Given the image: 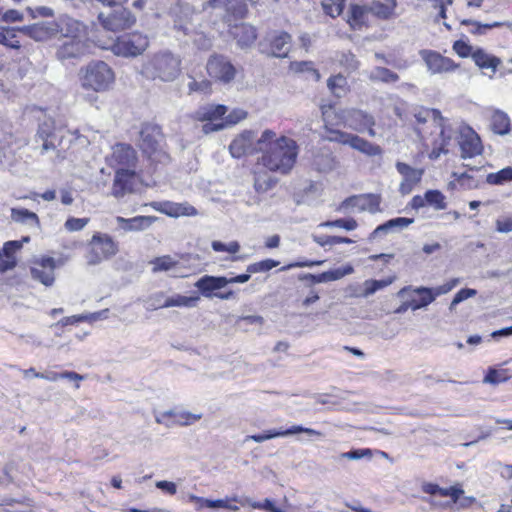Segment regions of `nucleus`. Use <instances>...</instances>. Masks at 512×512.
Returning a JSON list of instances; mask_svg holds the SVG:
<instances>
[{
	"label": "nucleus",
	"mask_w": 512,
	"mask_h": 512,
	"mask_svg": "<svg viewBox=\"0 0 512 512\" xmlns=\"http://www.w3.org/2000/svg\"><path fill=\"white\" fill-rule=\"evenodd\" d=\"M118 226L126 232H138L148 229L155 221L154 216H136L133 218H124L117 216L115 218Z\"/></svg>",
	"instance_id": "c85d7f7f"
},
{
	"label": "nucleus",
	"mask_w": 512,
	"mask_h": 512,
	"mask_svg": "<svg viewBox=\"0 0 512 512\" xmlns=\"http://www.w3.org/2000/svg\"><path fill=\"white\" fill-rule=\"evenodd\" d=\"M98 19L106 30L114 32L128 29L135 23L131 11L122 6H118L108 15L100 13Z\"/></svg>",
	"instance_id": "9b49d317"
},
{
	"label": "nucleus",
	"mask_w": 512,
	"mask_h": 512,
	"mask_svg": "<svg viewBox=\"0 0 512 512\" xmlns=\"http://www.w3.org/2000/svg\"><path fill=\"white\" fill-rule=\"evenodd\" d=\"M255 133L251 130H245L237 135L229 145V150L234 158H240L245 155L260 152L257 147Z\"/></svg>",
	"instance_id": "4468645a"
},
{
	"label": "nucleus",
	"mask_w": 512,
	"mask_h": 512,
	"mask_svg": "<svg viewBox=\"0 0 512 512\" xmlns=\"http://www.w3.org/2000/svg\"><path fill=\"white\" fill-rule=\"evenodd\" d=\"M341 459L357 461L361 459L371 460L373 451L370 448L353 449L348 452H343L339 456Z\"/></svg>",
	"instance_id": "5fc2aeb1"
},
{
	"label": "nucleus",
	"mask_w": 512,
	"mask_h": 512,
	"mask_svg": "<svg viewBox=\"0 0 512 512\" xmlns=\"http://www.w3.org/2000/svg\"><path fill=\"white\" fill-rule=\"evenodd\" d=\"M35 143H41L39 147L41 154L56 149L55 126L52 120H45L39 124L35 135Z\"/></svg>",
	"instance_id": "412c9836"
},
{
	"label": "nucleus",
	"mask_w": 512,
	"mask_h": 512,
	"mask_svg": "<svg viewBox=\"0 0 512 512\" xmlns=\"http://www.w3.org/2000/svg\"><path fill=\"white\" fill-rule=\"evenodd\" d=\"M279 261L273 259H265L259 262L252 263L247 266L246 271L248 273H261L267 272L279 265Z\"/></svg>",
	"instance_id": "864d4df0"
},
{
	"label": "nucleus",
	"mask_w": 512,
	"mask_h": 512,
	"mask_svg": "<svg viewBox=\"0 0 512 512\" xmlns=\"http://www.w3.org/2000/svg\"><path fill=\"white\" fill-rule=\"evenodd\" d=\"M345 2L346 0H323L321 6L326 15L336 18L343 12Z\"/></svg>",
	"instance_id": "09e8293b"
},
{
	"label": "nucleus",
	"mask_w": 512,
	"mask_h": 512,
	"mask_svg": "<svg viewBox=\"0 0 512 512\" xmlns=\"http://www.w3.org/2000/svg\"><path fill=\"white\" fill-rule=\"evenodd\" d=\"M90 251L87 255L89 264L95 265L109 259L118 252V245L108 234L95 233L89 243Z\"/></svg>",
	"instance_id": "6e6552de"
},
{
	"label": "nucleus",
	"mask_w": 512,
	"mask_h": 512,
	"mask_svg": "<svg viewBox=\"0 0 512 512\" xmlns=\"http://www.w3.org/2000/svg\"><path fill=\"white\" fill-rule=\"evenodd\" d=\"M182 60L169 50L149 55L141 66L140 73L146 79L161 82H173L181 74Z\"/></svg>",
	"instance_id": "7ed1b4c3"
},
{
	"label": "nucleus",
	"mask_w": 512,
	"mask_h": 512,
	"mask_svg": "<svg viewBox=\"0 0 512 512\" xmlns=\"http://www.w3.org/2000/svg\"><path fill=\"white\" fill-rule=\"evenodd\" d=\"M290 68L297 73L307 72L311 74L315 81H319L321 78L319 71L311 61H295L291 63Z\"/></svg>",
	"instance_id": "8fccbe9b"
},
{
	"label": "nucleus",
	"mask_w": 512,
	"mask_h": 512,
	"mask_svg": "<svg viewBox=\"0 0 512 512\" xmlns=\"http://www.w3.org/2000/svg\"><path fill=\"white\" fill-rule=\"evenodd\" d=\"M257 149L262 153L260 163L269 171L288 174L295 165L298 145L295 140L265 129L257 139Z\"/></svg>",
	"instance_id": "f03ea898"
},
{
	"label": "nucleus",
	"mask_w": 512,
	"mask_h": 512,
	"mask_svg": "<svg viewBox=\"0 0 512 512\" xmlns=\"http://www.w3.org/2000/svg\"><path fill=\"white\" fill-rule=\"evenodd\" d=\"M56 268L55 259L52 257H41L33 261L30 268L31 276L45 286H52L55 281L54 271Z\"/></svg>",
	"instance_id": "dca6fc26"
},
{
	"label": "nucleus",
	"mask_w": 512,
	"mask_h": 512,
	"mask_svg": "<svg viewBox=\"0 0 512 512\" xmlns=\"http://www.w3.org/2000/svg\"><path fill=\"white\" fill-rule=\"evenodd\" d=\"M368 78L374 82L379 81L390 84L397 82L399 80V75L388 68L378 66L369 72Z\"/></svg>",
	"instance_id": "c03bdc74"
},
{
	"label": "nucleus",
	"mask_w": 512,
	"mask_h": 512,
	"mask_svg": "<svg viewBox=\"0 0 512 512\" xmlns=\"http://www.w3.org/2000/svg\"><path fill=\"white\" fill-rule=\"evenodd\" d=\"M206 69L208 75L223 84H228L236 76V68L224 56L213 55L209 58Z\"/></svg>",
	"instance_id": "9d476101"
},
{
	"label": "nucleus",
	"mask_w": 512,
	"mask_h": 512,
	"mask_svg": "<svg viewBox=\"0 0 512 512\" xmlns=\"http://www.w3.org/2000/svg\"><path fill=\"white\" fill-rule=\"evenodd\" d=\"M408 292L418 296L414 297L411 295L410 299L406 301V306H410V309L413 311L424 308L434 301V295L430 292V288L418 287L412 289L411 287H405L400 291L402 294Z\"/></svg>",
	"instance_id": "cd10ccee"
},
{
	"label": "nucleus",
	"mask_w": 512,
	"mask_h": 512,
	"mask_svg": "<svg viewBox=\"0 0 512 512\" xmlns=\"http://www.w3.org/2000/svg\"><path fill=\"white\" fill-rule=\"evenodd\" d=\"M81 87L95 93L107 91L114 82V72L103 61H94L79 71Z\"/></svg>",
	"instance_id": "20e7f679"
},
{
	"label": "nucleus",
	"mask_w": 512,
	"mask_h": 512,
	"mask_svg": "<svg viewBox=\"0 0 512 512\" xmlns=\"http://www.w3.org/2000/svg\"><path fill=\"white\" fill-rule=\"evenodd\" d=\"M298 433H306L309 436H316V437H322L323 433L312 429V428H306L301 425H293L289 429L286 430H270L266 432V435L268 436V440L276 437H285V436H291Z\"/></svg>",
	"instance_id": "79ce46f5"
},
{
	"label": "nucleus",
	"mask_w": 512,
	"mask_h": 512,
	"mask_svg": "<svg viewBox=\"0 0 512 512\" xmlns=\"http://www.w3.org/2000/svg\"><path fill=\"white\" fill-rule=\"evenodd\" d=\"M501 64V58L482 49V70L491 69L495 73Z\"/></svg>",
	"instance_id": "13d9d810"
},
{
	"label": "nucleus",
	"mask_w": 512,
	"mask_h": 512,
	"mask_svg": "<svg viewBox=\"0 0 512 512\" xmlns=\"http://www.w3.org/2000/svg\"><path fill=\"white\" fill-rule=\"evenodd\" d=\"M235 1L236 0H208L203 4V9L230 12Z\"/></svg>",
	"instance_id": "052dcab7"
},
{
	"label": "nucleus",
	"mask_w": 512,
	"mask_h": 512,
	"mask_svg": "<svg viewBox=\"0 0 512 512\" xmlns=\"http://www.w3.org/2000/svg\"><path fill=\"white\" fill-rule=\"evenodd\" d=\"M313 241L321 247L333 246L336 244H350L353 242L352 239L340 236H328V235H313Z\"/></svg>",
	"instance_id": "603ef678"
},
{
	"label": "nucleus",
	"mask_w": 512,
	"mask_h": 512,
	"mask_svg": "<svg viewBox=\"0 0 512 512\" xmlns=\"http://www.w3.org/2000/svg\"><path fill=\"white\" fill-rule=\"evenodd\" d=\"M422 491L429 495H440L442 497H450L453 502H456L459 499L462 491L456 487L442 488L437 484L425 482L421 486Z\"/></svg>",
	"instance_id": "58836bf2"
},
{
	"label": "nucleus",
	"mask_w": 512,
	"mask_h": 512,
	"mask_svg": "<svg viewBox=\"0 0 512 512\" xmlns=\"http://www.w3.org/2000/svg\"><path fill=\"white\" fill-rule=\"evenodd\" d=\"M228 285L227 277L204 275L199 278L195 287L205 298L216 297V294Z\"/></svg>",
	"instance_id": "4be33fe9"
},
{
	"label": "nucleus",
	"mask_w": 512,
	"mask_h": 512,
	"mask_svg": "<svg viewBox=\"0 0 512 512\" xmlns=\"http://www.w3.org/2000/svg\"><path fill=\"white\" fill-rule=\"evenodd\" d=\"M106 162L115 171L120 169H135L137 153L131 145L119 143L113 146L111 154L106 157Z\"/></svg>",
	"instance_id": "1a4fd4ad"
},
{
	"label": "nucleus",
	"mask_w": 512,
	"mask_h": 512,
	"mask_svg": "<svg viewBox=\"0 0 512 512\" xmlns=\"http://www.w3.org/2000/svg\"><path fill=\"white\" fill-rule=\"evenodd\" d=\"M152 273L160 272H173L174 276H177V272L180 266V262L171 255H163L155 257L149 261Z\"/></svg>",
	"instance_id": "72a5a7b5"
},
{
	"label": "nucleus",
	"mask_w": 512,
	"mask_h": 512,
	"mask_svg": "<svg viewBox=\"0 0 512 512\" xmlns=\"http://www.w3.org/2000/svg\"><path fill=\"white\" fill-rule=\"evenodd\" d=\"M368 6L351 4L347 14V22L352 29H360L367 21Z\"/></svg>",
	"instance_id": "e433bc0d"
},
{
	"label": "nucleus",
	"mask_w": 512,
	"mask_h": 512,
	"mask_svg": "<svg viewBox=\"0 0 512 512\" xmlns=\"http://www.w3.org/2000/svg\"><path fill=\"white\" fill-rule=\"evenodd\" d=\"M339 162L336 156L329 149H320L314 156L313 165L315 168L324 173L335 170Z\"/></svg>",
	"instance_id": "473e14b6"
},
{
	"label": "nucleus",
	"mask_w": 512,
	"mask_h": 512,
	"mask_svg": "<svg viewBox=\"0 0 512 512\" xmlns=\"http://www.w3.org/2000/svg\"><path fill=\"white\" fill-rule=\"evenodd\" d=\"M84 38H71L63 43L57 50V57L60 60L77 58L82 56L86 51Z\"/></svg>",
	"instance_id": "c756f323"
},
{
	"label": "nucleus",
	"mask_w": 512,
	"mask_h": 512,
	"mask_svg": "<svg viewBox=\"0 0 512 512\" xmlns=\"http://www.w3.org/2000/svg\"><path fill=\"white\" fill-rule=\"evenodd\" d=\"M426 201L427 204L430 206H433L437 210L445 209V197L444 195L438 191V190H428L426 193Z\"/></svg>",
	"instance_id": "6e6d98bb"
},
{
	"label": "nucleus",
	"mask_w": 512,
	"mask_h": 512,
	"mask_svg": "<svg viewBox=\"0 0 512 512\" xmlns=\"http://www.w3.org/2000/svg\"><path fill=\"white\" fill-rule=\"evenodd\" d=\"M327 86L331 93L340 98L344 96L348 90L347 79L342 74H337L327 80Z\"/></svg>",
	"instance_id": "a18cd8bd"
},
{
	"label": "nucleus",
	"mask_w": 512,
	"mask_h": 512,
	"mask_svg": "<svg viewBox=\"0 0 512 512\" xmlns=\"http://www.w3.org/2000/svg\"><path fill=\"white\" fill-rule=\"evenodd\" d=\"M148 46L147 36L141 33H131L117 38L109 49L118 56L135 57L142 54Z\"/></svg>",
	"instance_id": "0eeeda50"
},
{
	"label": "nucleus",
	"mask_w": 512,
	"mask_h": 512,
	"mask_svg": "<svg viewBox=\"0 0 512 512\" xmlns=\"http://www.w3.org/2000/svg\"><path fill=\"white\" fill-rule=\"evenodd\" d=\"M228 112V108L221 104H207L200 107L194 113V119L205 122L204 124L220 125L221 120H224V116Z\"/></svg>",
	"instance_id": "a878e982"
},
{
	"label": "nucleus",
	"mask_w": 512,
	"mask_h": 512,
	"mask_svg": "<svg viewBox=\"0 0 512 512\" xmlns=\"http://www.w3.org/2000/svg\"><path fill=\"white\" fill-rule=\"evenodd\" d=\"M353 272L354 268L350 264L326 271L328 282L339 280L347 275L352 274Z\"/></svg>",
	"instance_id": "680f3d73"
},
{
	"label": "nucleus",
	"mask_w": 512,
	"mask_h": 512,
	"mask_svg": "<svg viewBox=\"0 0 512 512\" xmlns=\"http://www.w3.org/2000/svg\"><path fill=\"white\" fill-rule=\"evenodd\" d=\"M267 40L270 44L272 56L278 58L288 56L292 45V37L289 33L285 31H273L268 34Z\"/></svg>",
	"instance_id": "5701e85b"
},
{
	"label": "nucleus",
	"mask_w": 512,
	"mask_h": 512,
	"mask_svg": "<svg viewBox=\"0 0 512 512\" xmlns=\"http://www.w3.org/2000/svg\"><path fill=\"white\" fill-rule=\"evenodd\" d=\"M22 248V241H7L4 243L2 250L0 251L1 255L5 257H16L15 254Z\"/></svg>",
	"instance_id": "774afa93"
},
{
	"label": "nucleus",
	"mask_w": 512,
	"mask_h": 512,
	"mask_svg": "<svg viewBox=\"0 0 512 512\" xmlns=\"http://www.w3.org/2000/svg\"><path fill=\"white\" fill-rule=\"evenodd\" d=\"M190 81L188 83V93L191 94L193 92H201L207 93L210 90L211 84L208 80L197 81L192 76H188Z\"/></svg>",
	"instance_id": "e2e57ef3"
},
{
	"label": "nucleus",
	"mask_w": 512,
	"mask_h": 512,
	"mask_svg": "<svg viewBox=\"0 0 512 512\" xmlns=\"http://www.w3.org/2000/svg\"><path fill=\"white\" fill-rule=\"evenodd\" d=\"M25 144V141L11 133L0 135V170L16 171V167L22 159L20 151Z\"/></svg>",
	"instance_id": "423d86ee"
},
{
	"label": "nucleus",
	"mask_w": 512,
	"mask_h": 512,
	"mask_svg": "<svg viewBox=\"0 0 512 512\" xmlns=\"http://www.w3.org/2000/svg\"><path fill=\"white\" fill-rule=\"evenodd\" d=\"M396 169L402 176V181L399 185V192L402 195L409 194L413 188L420 183L424 171L422 169L413 168L404 162H396Z\"/></svg>",
	"instance_id": "a211bd4d"
},
{
	"label": "nucleus",
	"mask_w": 512,
	"mask_h": 512,
	"mask_svg": "<svg viewBox=\"0 0 512 512\" xmlns=\"http://www.w3.org/2000/svg\"><path fill=\"white\" fill-rule=\"evenodd\" d=\"M136 178L135 169H120L115 171L112 195L116 198H121L127 193L132 192L136 184Z\"/></svg>",
	"instance_id": "6ab92c4d"
},
{
	"label": "nucleus",
	"mask_w": 512,
	"mask_h": 512,
	"mask_svg": "<svg viewBox=\"0 0 512 512\" xmlns=\"http://www.w3.org/2000/svg\"><path fill=\"white\" fill-rule=\"evenodd\" d=\"M233 501L239 502L242 506L248 505L253 509L264 510L267 512H288L287 509L279 507L275 502L269 498L264 499L262 502L253 501L250 498L238 499L234 498Z\"/></svg>",
	"instance_id": "37998d69"
},
{
	"label": "nucleus",
	"mask_w": 512,
	"mask_h": 512,
	"mask_svg": "<svg viewBox=\"0 0 512 512\" xmlns=\"http://www.w3.org/2000/svg\"><path fill=\"white\" fill-rule=\"evenodd\" d=\"M396 3H383L380 1H373L369 8V12L381 19H388L394 12Z\"/></svg>",
	"instance_id": "de8ad7c7"
},
{
	"label": "nucleus",
	"mask_w": 512,
	"mask_h": 512,
	"mask_svg": "<svg viewBox=\"0 0 512 512\" xmlns=\"http://www.w3.org/2000/svg\"><path fill=\"white\" fill-rule=\"evenodd\" d=\"M195 13L189 4L180 5L174 11V28L189 35L195 32Z\"/></svg>",
	"instance_id": "bb28decb"
},
{
	"label": "nucleus",
	"mask_w": 512,
	"mask_h": 512,
	"mask_svg": "<svg viewBox=\"0 0 512 512\" xmlns=\"http://www.w3.org/2000/svg\"><path fill=\"white\" fill-rule=\"evenodd\" d=\"M349 147L368 157H376L383 154V149L379 145L374 144L356 134L354 135Z\"/></svg>",
	"instance_id": "c9c22d12"
},
{
	"label": "nucleus",
	"mask_w": 512,
	"mask_h": 512,
	"mask_svg": "<svg viewBox=\"0 0 512 512\" xmlns=\"http://www.w3.org/2000/svg\"><path fill=\"white\" fill-rule=\"evenodd\" d=\"M413 115L418 124L432 120L440 128L439 137L433 141L430 159H438L441 154L448 153L456 145L459 146L463 159H471L480 154V137L471 127L462 123L455 126L447 124L437 109L420 107L415 109Z\"/></svg>",
	"instance_id": "f257e3e1"
},
{
	"label": "nucleus",
	"mask_w": 512,
	"mask_h": 512,
	"mask_svg": "<svg viewBox=\"0 0 512 512\" xmlns=\"http://www.w3.org/2000/svg\"><path fill=\"white\" fill-rule=\"evenodd\" d=\"M198 297H187L182 295H177L175 297L165 298L163 303L152 304L150 309L157 310L160 308H168V307H194L196 306Z\"/></svg>",
	"instance_id": "ea45409f"
},
{
	"label": "nucleus",
	"mask_w": 512,
	"mask_h": 512,
	"mask_svg": "<svg viewBox=\"0 0 512 512\" xmlns=\"http://www.w3.org/2000/svg\"><path fill=\"white\" fill-rule=\"evenodd\" d=\"M55 22L58 26V34H61L63 37L70 39L84 38L86 35L85 25L68 15H61Z\"/></svg>",
	"instance_id": "b1692460"
},
{
	"label": "nucleus",
	"mask_w": 512,
	"mask_h": 512,
	"mask_svg": "<svg viewBox=\"0 0 512 512\" xmlns=\"http://www.w3.org/2000/svg\"><path fill=\"white\" fill-rule=\"evenodd\" d=\"M247 115L248 113L241 108L233 109L229 114H227L224 117V120H221L220 125L203 124L202 131L205 134H209L212 132L223 130L227 127L236 125L240 121L246 119Z\"/></svg>",
	"instance_id": "7c9ffc66"
},
{
	"label": "nucleus",
	"mask_w": 512,
	"mask_h": 512,
	"mask_svg": "<svg viewBox=\"0 0 512 512\" xmlns=\"http://www.w3.org/2000/svg\"><path fill=\"white\" fill-rule=\"evenodd\" d=\"M318 227H326V228H342L346 231H353L358 227V223L353 218H340L333 221H325L319 224Z\"/></svg>",
	"instance_id": "3c124183"
},
{
	"label": "nucleus",
	"mask_w": 512,
	"mask_h": 512,
	"mask_svg": "<svg viewBox=\"0 0 512 512\" xmlns=\"http://www.w3.org/2000/svg\"><path fill=\"white\" fill-rule=\"evenodd\" d=\"M413 222V218L406 217H397L386 221L388 229L390 230L391 233L402 231Z\"/></svg>",
	"instance_id": "bf43d9fd"
},
{
	"label": "nucleus",
	"mask_w": 512,
	"mask_h": 512,
	"mask_svg": "<svg viewBox=\"0 0 512 512\" xmlns=\"http://www.w3.org/2000/svg\"><path fill=\"white\" fill-rule=\"evenodd\" d=\"M11 219L16 223L29 225L30 227L39 228L40 221L36 213L24 208H12Z\"/></svg>",
	"instance_id": "a19ab883"
},
{
	"label": "nucleus",
	"mask_w": 512,
	"mask_h": 512,
	"mask_svg": "<svg viewBox=\"0 0 512 512\" xmlns=\"http://www.w3.org/2000/svg\"><path fill=\"white\" fill-rule=\"evenodd\" d=\"M338 61L341 66L350 71H355L359 67L358 60L356 59L355 55L352 54L351 52L342 53Z\"/></svg>",
	"instance_id": "69168bd1"
},
{
	"label": "nucleus",
	"mask_w": 512,
	"mask_h": 512,
	"mask_svg": "<svg viewBox=\"0 0 512 512\" xmlns=\"http://www.w3.org/2000/svg\"><path fill=\"white\" fill-rule=\"evenodd\" d=\"M232 35L241 47L252 45L257 38L255 28L245 23L235 26L232 30Z\"/></svg>",
	"instance_id": "f704fd0d"
},
{
	"label": "nucleus",
	"mask_w": 512,
	"mask_h": 512,
	"mask_svg": "<svg viewBox=\"0 0 512 512\" xmlns=\"http://www.w3.org/2000/svg\"><path fill=\"white\" fill-rule=\"evenodd\" d=\"M380 199L374 194L355 195L346 198L340 205L341 210L368 211L376 213L380 210Z\"/></svg>",
	"instance_id": "2eb2a0df"
},
{
	"label": "nucleus",
	"mask_w": 512,
	"mask_h": 512,
	"mask_svg": "<svg viewBox=\"0 0 512 512\" xmlns=\"http://www.w3.org/2000/svg\"><path fill=\"white\" fill-rule=\"evenodd\" d=\"M202 418V414H195L188 411H182L175 414V420L173 423L181 425V426H188L191 425L198 420Z\"/></svg>",
	"instance_id": "4d7b16f0"
},
{
	"label": "nucleus",
	"mask_w": 512,
	"mask_h": 512,
	"mask_svg": "<svg viewBox=\"0 0 512 512\" xmlns=\"http://www.w3.org/2000/svg\"><path fill=\"white\" fill-rule=\"evenodd\" d=\"M489 185H503L512 182V166H507L486 176Z\"/></svg>",
	"instance_id": "49530a36"
},
{
	"label": "nucleus",
	"mask_w": 512,
	"mask_h": 512,
	"mask_svg": "<svg viewBox=\"0 0 512 512\" xmlns=\"http://www.w3.org/2000/svg\"><path fill=\"white\" fill-rule=\"evenodd\" d=\"M511 378L509 369H502L499 366H489L485 371L482 383L496 386L500 383L507 382Z\"/></svg>",
	"instance_id": "4c0bfd02"
},
{
	"label": "nucleus",
	"mask_w": 512,
	"mask_h": 512,
	"mask_svg": "<svg viewBox=\"0 0 512 512\" xmlns=\"http://www.w3.org/2000/svg\"><path fill=\"white\" fill-rule=\"evenodd\" d=\"M57 24L53 21H41L32 25L23 26L20 32L35 41H46L58 35Z\"/></svg>",
	"instance_id": "aec40b11"
},
{
	"label": "nucleus",
	"mask_w": 512,
	"mask_h": 512,
	"mask_svg": "<svg viewBox=\"0 0 512 512\" xmlns=\"http://www.w3.org/2000/svg\"><path fill=\"white\" fill-rule=\"evenodd\" d=\"M420 55L425 62L427 69L432 74H440L453 71L457 65L448 57L432 50H421Z\"/></svg>",
	"instance_id": "f3484780"
},
{
	"label": "nucleus",
	"mask_w": 512,
	"mask_h": 512,
	"mask_svg": "<svg viewBox=\"0 0 512 512\" xmlns=\"http://www.w3.org/2000/svg\"><path fill=\"white\" fill-rule=\"evenodd\" d=\"M389 284L387 281L382 280H366L364 282V292L363 296L368 297L372 294H374L376 291L386 287Z\"/></svg>",
	"instance_id": "338daca9"
},
{
	"label": "nucleus",
	"mask_w": 512,
	"mask_h": 512,
	"mask_svg": "<svg viewBox=\"0 0 512 512\" xmlns=\"http://www.w3.org/2000/svg\"><path fill=\"white\" fill-rule=\"evenodd\" d=\"M163 135L158 125L152 123H144L140 130L139 146L148 156L160 150Z\"/></svg>",
	"instance_id": "ddd939ff"
},
{
	"label": "nucleus",
	"mask_w": 512,
	"mask_h": 512,
	"mask_svg": "<svg viewBox=\"0 0 512 512\" xmlns=\"http://www.w3.org/2000/svg\"><path fill=\"white\" fill-rule=\"evenodd\" d=\"M334 113L335 112H332L330 107H322L324 130L326 132L323 138L329 142L350 146L355 134L334 129L333 126L342 124L339 119L335 118Z\"/></svg>",
	"instance_id": "f8f14e48"
},
{
	"label": "nucleus",
	"mask_w": 512,
	"mask_h": 512,
	"mask_svg": "<svg viewBox=\"0 0 512 512\" xmlns=\"http://www.w3.org/2000/svg\"><path fill=\"white\" fill-rule=\"evenodd\" d=\"M492 115L490 117L489 127L491 131L499 136L510 134L512 130L511 120L508 114L501 109H491Z\"/></svg>",
	"instance_id": "2f4dec72"
},
{
	"label": "nucleus",
	"mask_w": 512,
	"mask_h": 512,
	"mask_svg": "<svg viewBox=\"0 0 512 512\" xmlns=\"http://www.w3.org/2000/svg\"><path fill=\"white\" fill-rule=\"evenodd\" d=\"M335 118L339 119L345 127L359 133L367 132L370 137L376 136L374 126L375 117L367 111L347 108L334 113Z\"/></svg>",
	"instance_id": "39448f33"
},
{
	"label": "nucleus",
	"mask_w": 512,
	"mask_h": 512,
	"mask_svg": "<svg viewBox=\"0 0 512 512\" xmlns=\"http://www.w3.org/2000/svg\"><path fill=\"white\" fill-rule=\"evenodd\" d=\"M88 223H89V218L70 217L65 221L64 227L69 232H75V231H81L82 229H84Z\"/></svg>",
	"instance_id": "0e129e2a"
},
{
	"label": "nucleus",
	"mask_w": 512,
	"mask_h": 512,
	"mask_svg": "<svg viewBox=\"0 0 512 512\" xmlns=\"http://www.w3.org/2000/svg\"><path fill=\"white\" fill-rule=\"evenodd\" d=\"M153 207L157 211L173 218L198 215L197 209L188 202L176 203L172 201H164L155 203Z\"/></svg>",
	"instance_id": "393cba45"
}]
</instances>
